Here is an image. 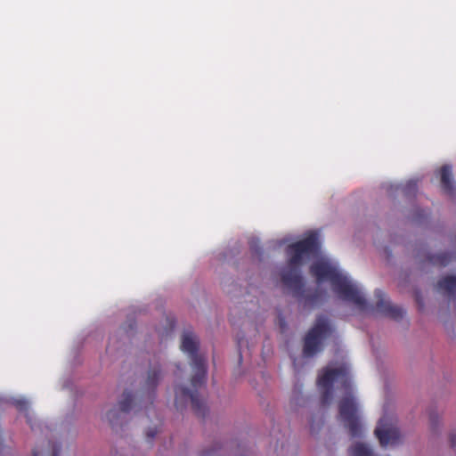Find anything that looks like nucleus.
<instances>
[{
    "instance_id": "obj_1",
    "label": "nucleus",
    "mask_w": 456,
    "mask_h": 456,
    "mask_svg": "<svg viewBox=\"0 0 456 456\" xmlns=\"http://www.w3.org/2000/svg\"><path fill=\"white\" fill-rule=\"evenodd\" d=\"M350 370L346 364L329 365L318 378V386L323 389L322 403H329L333 396V385L339 383L345 390V395L339 402V418L348 428L353 437L362 436V425L358 416V407L352 395Z\"/></svg>"
},
{
    "instance_id": "obj_2",
    "label": "nucleus",
    "mask_w": 456,
    "mask_h": 456,
    "mask_svg": "<svg viewBox=\"0 0 456 456\" xmlns=\"http://www.w3.org/2000/svg\"><path fill=\"white\" fill-rule=\"evenodd\" d=\"M310 273L316 279L317 284L329 281L332 290L342 300L353 304L361 311L368 308L367 300L358 286L327 259L321 258L314 262L310 267Z\"/></svg>"
},
{
    "instance_id": "obj_3",
    "label": "nucleus",
    "mask_w": 456,
    "mask_h": 456,
    "mask_svg": "<svg viewBox=\"0 0 456 456\" xmlns=\"http://www.w3.org/2000/svg\"><path fill=\"white\" fill-rule=\"evenodd\" d=\"M320 243L318 236L313 233L305 239L290 244L287 248L288 263L281 271V279L283 285L295 296H303L304 282L300 266L304 259L318 251Z\"/></svg>"
},
{
    "instance_id": "obj_4",
    "label": "nucleus",
    "mask_w": 456,
    "mask_h": 456,
    "mask_svg": "<svg viewBox=\"0 0 456 456\" xmlns=\"http://www.w3.org/2000/svg\"><path fill=\"white\" fill-rule=\"evenodd\" d=\"M333 332L330 319L324 315L317 316L314 326L305 337L303 354L312 357L322 350V344Z\"/></svg>"
},
{
    "instance_id": "obj_5",
    "label": "nucleus",
    "mask_w": 456,
    "mask_h": 456,
    "mask_svg": "<svg viewBox=\"0 0 456 456\" xmlns=\"http://www.w3.org/2000/svg\"><path fill=\"white\" fill-rule=\"evenodd\" d=\"M199 341L196 336L191 332H185L182 338V350L191 355L193 368V377L191 385L197 388L204 384L206 379L207 367L205 359L198 354Z\"/></svg>"
},
{
    "instance_id": "obj_6",
    "label": "nucleus",
    "mask_w": 456,
    "mask_h": 456,
    "mask_svg": "<svg viewBox=\"0 0 456 456\" xmlns=\"http://www.w3.org/2000/svg\"><path fill=\"white\" fill-rule=\"evenodd\" d=\"M374 432L382 447L396 445L400 441L399 430L386 416L379 419Z\"/></svg>"
},
{
    "instance_id": "obj_7",
    "label": "nucleus",
    "mask_w": 456,
    "mask_h": 456,
    "mask_svg": "<svg viewBox=\"0 0 456 456\" xmlns=\"http://www.w3.org/2000/svg\"><path fill=\"white\" fill-rule=\"evenodd\" d=\"M375 297L377 298L376 308L379 312L395 320L401 319L403 316V310L387 300L385 294L381 290L376 289Z\"/></svg>"
},
{
    "instance_id": "obj_8",
    "label": "nucleus",
    "mask_w": 456,
    "mask_h": 456,
    "mask_svg": "<svg viewBox=\"0 0 456 456\" xmlns=\"http://www.w3.org/2000/svg\"><path fill=\"white\" fill-rule=\"evenodd\" d=\"M175 399L176 402L181 401V403H184L190 402L197 413L200 414L201 412L202 403L200 401L195 392L185 387H177L175 389Z\"/></svg>"
},
{
    "instance_id": "obj_9",
    "label": "nucleus",
    "mask_w": 456,
    "mask_h": 456,
    "mask_svg": "<svg viewBox=\"0 0 456 456\" xmlns=\"http://www.w3.org/2000/svg\"><path fill=\"white\" fill-rule=\"evenodd\" d=\"M419 260L435 266H446L452 260V255L447 253L429 254L427 252L419 253Z\"/></svg>"
},
{
    "instance_id": "obj_10",
    "label": "nucleus",
    "mask_w": 456,
    "mask_h": 456,
    "mask_svg": "<svg viewBox=\"0 0 456 456\" xmlns=\"http://www.w3.org/2000/svg\"><path fill=\"white\" fill-rule=\"evenodd\" d=\"M12 403L20 411L25 413L27 422L29 424L32 430H36L37 428H40L35 414L29 411V403L26 399H14Z\"/></svg>"
},
{
    "instance_id": "obj_11",
    "label": "nucleus",
    "mask_w": 456,
    "mask_h": 456,
    "mask_svg": "<svg viewBox=\"0 0 456 456\" xmlns=\"http://www.w3.org/2000/svg\"><path fill=\"white\" fill-rule=\"evenodd\" d=\"M437 289L449 297L456 296V276L448 275L437 282Z\"/></svg>"
},
{
    "instance_id": "obj_12",
    "label": "nucleus",
    "mask_w": 456,
    "mask_h": 456,
    "mask_svg": "<svg viewBox=\"0 0 456 456\" xmlns=\"http://www.w3.org/2000/svg\"><path fill=\"white\" fill-rule=\"evenodd\" d=\"M440 175L443 190L447 195L453 196L455 188L452 181V167L448 165L442 167Z\"/></svg>"
},
{
    "instance_id": "obj_13",
    "label": "nucleus",
    "mask_w": 456,
    "mask_h": 456,
    "mask_svg": "<svg viewBox=\"0 0 456 456\" xmlns=\"http://www.w3.org/2000/svg\"><path fill=\"white\" fill-rule=\"evenodd\" d=\"M61 445L56 442H47L42 447L33 450V456H59Z\"/></svg>"
},
{
    "instance_id": "obj_14",
    "label": "nucleus",
    "mask_w": 456,
    "mask_h": 456,
    "mask_svg": "<svg viewBox=\"0 0 456 456\" xmlns=\"http://www.w3.org/2000/svg\"><path fill=\"white\" fill-rule=\"evenodd\" d=\"M125 415V412L114 406L106 412L105 418L111 427L116 428L123 424Z\"/></svg>"
},
{
    "instance_id": "obj_15",
    "label": "nucleus",
    "mask_w": 456,
    "mask_h": 456,
    "mask_svg": "<svg viewBox=\"0 0 456 456\" xmlns=\"http://www.w3.org/2000/svg\"><path fill=\"white\" fill-rule=\"evenodd\" d=\"M161 379V368L159 364L152 366L147 376L146 385L148 388L154 389Z\"/></svg>"
},
{
    "instance_id": "obj_16",
    "label": "nucleus",
    "mask_w": 456,
    "mask_h": 456,
    "mask_svg": "<svg viewBox=\"0 0 456 456\" xmlns=\"http://www.w3.org/2000/svg\"><path fill=\"white\" fill-rule=\"evenodd\" d=\"M134 396L130 392H124L118 402L117 408H119L122 412L128 413L133 407Z\"/></svg>"
},
{
    "instance_id": "obj_17",
    "label": "nucleus",
    "mask_w": 456,
    "mask_h": 456,
    "mask_svg": "<svg viewBox=\"0 0 456 456\" xmlns=\"http://www.w3.org/2000/svg\"><path fill=\"white\" fill-rule=\"evenodd\" d=\"M350 456H371V450L364 444L357 443L349 450Z\"/></svg>"
},
{
    "instance_id": "obj_18",
    "label": "nucleus",
    "mask_w": 456,
    "mask_h": 456,
    "mask_svg": "<svg viewBox=\"0 0 456 456\" xmlns=\"http://www.w3.org/2000/svg\"><path fill=\"white\" fill-rule=\"evenodd\" d=\"M417 191V183L410 181L404 187V193L406 195H413Z\"/></svg>"
},
{
    "instance_id": "obj_19",
    "label": "nucleus",
    "mask_w": 456,
    "mask_h": 456,
    "mask_svg": "<svg viewBox=\"0 0 456 456\" xmlns=\"http://www.w3.org/2000/svg\"><path fill=\"white\" fill-rule=\"evenodd\" d=\"M306 301L311 305H315L319 303V295L315 294L311 297H307Z\"/></svg>"
},
{
    "instance_id": "obj_20",
    "label": "nucleus",
    "mask_w": 456,
    "mask_h": 456,
    "mask_svg": "<svg viewBox=\"0 0 456 456\" xmlns=\"http://www.w3.org/2000/svg\"><path fill=\"white\" fill-rule=\"evenodd\" d=\"M155 435H156V432L153 430H150L147 433V436L150 437L151 439H152L155 436Z\"/></svg>"
},
{
    "instance_id": "obj_21",
    "label": "nucleus",
    "mask_w": 456,
    "mask_h": 456,
    "mask_svg": "<svg viewBox=\"0 0 456 456\" xmlns=\"http://www.w3.org/2000/svg\"><path fill=\"white\" fill-rule=\"evenodd\" d=\"M326 297V292H323V293L322 294V297Z\"/></svg>"
}]
</instances>
